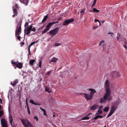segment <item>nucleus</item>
I'll use <instances>...</instances> for the list:
<instances>
[{"label": "nucleus", "instance_id": "f257e3e1", "mask_svg": "<svg viewBox=\"0 0 127 127\" xmlns=\"http://www.w3.org/2000/svg\"><path fill=\"white\" fill-rule=\"evenodd\" d=\"M22 22V20H20L18 23L15 31V36L17 37L19 41H21V37L19 36L21 32V25Z\"/></svg>", "mask_w": 127, "mask_h": 127}, {"label": "nucleus", "instance_id": "f03ea898", "mask_svg": "<svg viewBox=\"0 0 127 127\" xmlns=\"http://www.w3.org/2000/svg\"><path fill=\"white\" fill-rule=\"evenodd\" d=\"M33 24L30 25L29 27L28 26L27 27V29H25L24 30V32L25 34L26 33L27 35H28L30 33L31 31L35 32L36 29L34 28H32Z\"/></svg>", "mask_w": 127, "mask_h": 127}, {"label": "nucleus", "instance_id": "7ed1b4c3", "mask_svg": "<svg viewBox=\"0 0 127 127\" xmlns=\"http://www.w3.org/2000/svg\"><path fill=\"white\" fill-rule=\"evenodd\" d=\"M121 102V100L119 99H118L116 101L114 102V105L112 106V115L116 110L118 105L120 104Z\"/></svg>", "mask_w": 127, "mask_h": 127}, {"label": "nucleus", "instance_id": "20e7f679", "mask_svg": "<svg viewBox=\"0 0 127 127\" xmlns=\"http://www.w3.org/2000/svg\"><path fill=\"white\" fill-rule=\"evenodd\" d=\"M21 120L25 127H33L31 123L28 120L22 119Z\"/></svg>", "mask_w": 127, "mask_h": 127}, {"label": "nucleus", "instance_id": "39448f33", "mask_svg": "<svg viewBox=\"0 0 127 127\" xmlns=\"http://www.w3.org/2000/svg\"><path fill=\"white\" fill-rule=\"evenodd\" d=\"M121 76V74L119 73V72L117 71H114L112 72V77L113 79L119 77Z\"/></svg>", "mask_w": 127, "mask_h": 127}, {"label": "nucleus", "instance_id": "423d86ee", "mask_svg": "<svg viewBox=\"0 0 127 127\" xmlns=\"http://www.w3.org/2000/svg\"><path fill=\"white\" fill-rule=\"evenodd\" d=\"M110 93L107 92L104 95L103 98H101L99 102L101 103L105 102L106 100L107 99L108 97L109 96Z\"/></svg>", "mask_w": 127, "mask_h": 127}, {"label": "nucleus", "instance_id": "0eeeda50", "mask_svg": "<svg viewBox=\"0 0 127 127\" xmlns=\"http://www.w3.org/2000/svg\"><path fill=\"white\" fill-rule=\"evenodd\" d=\"M105 91L106 92L110 93V92L109 91L110 84L108 80H106L105 83Z\"/></svg>", "mask_w": 127, "mask_h": 127}, {"label": "nucleus", "instance_id": "6e6552de", "mask_svg": "<svg viewBox=\"0 0 127 127\" xmlns=\"http://www.w3.org/2000/svg\"><path fill=\"white\" fill-rule=\"evenodd\" d=\"M53 24L52 22H50L48 23L47 25L46 28L43 31H42V33L43 34L44 33L48 31L51 28V26Z\"/></svg>", "mask_w": 127, "mask_h": 127}, {"label": "nucleus", "instance_id": "1a4fd4ad", "mask_svg": "<svg viewBox=\"0 0 127 127\" xmlns=\"http://www.w3.org/2000/svg\"><path fill=\"white\" fill-rule=\"evenodd\" d=\"M59 30V28H56L53 30L50 31L49 32L51 36H55Z\"/></svg>", "mask_w": 127, "mask_h": 127}, {"label": "nucleus", "instance_id": "9d476101", "mask_svg": "<svg viewBox=\"0 0 127 127\" xmlns=\"http://www.w3.org/2000/svg\"><path fill=\"white\" fill-rule=\"evenodd\" d=\"M74 21V19L73 18H71L69 19H66L64 21L63 24V25L64 26L67 25L73 21Z\"/></svg>", "mask_w": 127, "mask_h": 127}, {"label": "nucleus", "instance_id": "9b49d317", "mask_svg": "<svg viewBox=\"0 0 127 127\" xmlns=\"http://www.w3.org/2000/svg\"><path fill=\"white\" fill-rule=\"evenodd\" d=\"M1 124L2 127H8L7 121L4 118L1 120Z\"/></svg>", "mask_w": 127, "mask_h": 127}, {"label": "nucleus", "instance_id": "f8f14e48", "mask_svg": "<svg viewBox=\"0 0 127 127\" xmlns=\"http://www.w3.org/2000/svg\"><path fill=\"white\" fill-rule=\"evenodd\" d=\"M84 94L85 95V97L87 100H89L92 99L93 97L92 95H90L85 93H84Z\"/></svg>", "mask_w": 127, "mask_h": 127}, {"label": "nucleus", "instance_id": "ddd939ff", "mask_svg": "<svg viewBox=\"0 0 127 127\" xmlns=\"http://www.w3.org/2000/svg\"><path fill=\"white\" fill-rule=\"evenodd\" d=\"M13 13L14 14L12 15V17H14L15 16H16L18 14V12L17 9L15 8H13Z\"/></svg>", "mask_w": 127, "mask_h": 127}, {"label": "nucleus", "instance_id": "4468645a", "mask_svg": "<svg viewBox=\"0 0 127 127\" xmlns=\"http://www.w3.org/2000/svg\"><path fill=\"white\" fill-rule=\"evenodd\" d=\"M16 66L19 69H21L23 67V64L21 63H17Z\"/></svg>", "mask_w": 127, "mask_h": 127}, {"label": "nucleus", "instance_id": "2eb2a0df", "mask_svg": "<svg viewBox=\"0 0 127 127\" xmlns=\"http://www.w3.org/2000/svg\"><path fill=\"white\" fill-rule=\"evenodd\" d=\"M89 90L91 91V92L90 93V95H92L93 97V95L96 92L95 90L93 89H89Z\"/></svg>", "mask_w": 127, "mask_h": 127}, {"label": "nucleus", "instance_id": "dca6fc26", "mask_svg": "<svg viewBox=\"0 0 127 127\" xmlns=\"http://www.w3.org/2000/svg\"><path fill=\"white\" fill-rule=\"evenodd\" d=\"M98 106L96 105H94L92 106L90 108L91 110H94L97 109Z\"/></svg>", "mask_w": 127, "mask_h": 127}, {"label": "nucleus", "instance_id": "f3484780", "mask_svg": "<svg viewBox=\"0 0 127 127\" xmlns=\"http://www.w3.org/2000/svg\"><path fill=\"white\" fill-rule=\"evenodd\" d=\"M30 102L31 103L35 105H40L41 104L38 102H34L33 101L32 99H30Z\"/></svg>", "mask_w": 127, "mask_h": 127}, {"label": "nucleus", "instance_id": "a211bd4d", "mask_svg": "<svg viewBox=\"0 0 127 127\" xmlns=\"http://www.w3.org/2000/svg\"><path fill=\"white\" fill-rule=\"evenodd\" d=\"M58 60V59L54 57H53L50 61V62L55 63Z\"/></svg>", "mask_w": 127, "mask_h": 127}, {"label": "nucleus", "instance_id": "6ab92c4d", "mask_svg": "<svg viewBox=\"0 0 127 127\" xmlns=\"http://www.w3.org/2000/svg\"><path fill=\"white\" fill-rule=\"evenodd\" d=\"M21 2L24 4L26 5H27L28 2V0H20Z\"/></svg>", "mask_w": 127, "mask_h": 127}, {"label": "nucleus", "instance_id": "aec40b11", "mask_svg": "<svg viewBox=\"0 0 127 127\" xmlns=\"http://www.w3.org/2000/svg\"><path fill=\"white\" fill-rule=\"evenodd\" d=\"M18 82V81L17 80H16L13 82V83L11 82V85L13 86H14L16 85Z\"/></svg>", "mask_w": 127, "mask_h": 127}, {"label": "nucleus", "instance_id": "412c9836", "mask_svg": "<svg viewBox=\"0 0 127 127\" xmlns=\"http://www.w3.org/2000/svg\"><path fill=\"white\" fill-rule=\"evenodd\" d=\"M48 14H47L44 17L42 21V23H44L46 21L48 18Z\"/></svg>", "mask_w": 127, "mask_h": 127}, {"label": "nucleus", "instance_id": "4be33fe9", "mask_svg": "<svg viewBox=\"0 0 127 127\" xmlns=\"http://www.w3.org/2000/svg\"><path fill=\"white\" fill-rule=\"evenodd\" d=\"M45 91L49 93H51L52 92V91L50 88L47 87H45Z\"/></svg>", "mask_w": 127, "mask_h": 127}, {"label": "nucleus", "instance_id": "5701e85b", "mask_svg": "<svg viewBox=\"0 0 127 127\" xmlns=\"http://www.w3.org/2000/svg\"><path fill=\"white\" fill-rule=\"evenodd\" d=\"M112 87H112V93L116 92L117 91V89L116 87H115L113 86H112Z\"/></svg>", "mask_w": 127, "mask_h": 127}, {"label": "nucleus", "instance_id": "b1692460", "mask_svg": "<svg viewBox=\"0 0 127 127\" xmlns=\"http://www.w3.org/2000/svg\"><path fill=\"white\" fill-rule=\"evenodd\" d=\"M9 121L10 124H12V123L13 119H12V116L11 115L9 116Z\"/></svg>", "mask_w": 127, "mask_h": 127}, {"label": "nucleus", "instance_id": "393cba45", "mask_svg": "<svg viewBox=\"0 0 127 127\" xmlns=\"http://www.w3.org/2000/svg\"><path fill=\"white\" fill-rule=\"evenodd\" d=\"M40 109L42 111L44 112V115H46V116H47V115L46 114V111L45 109H43L42 108L40 107Z\"/></svg>", "mask_w": 127, "mask_h": 127}, {"label": "nucleus", "instance_id": "a878e982", "mask_svg": "<svg viewBox=\"0 0 127 127\" xmlns=\"http://www.w3.org/2000/svg\"><path fill=\"white\" fill-rule=\"evenodd\" d=\"M35 62L34 60H30L29 62V64L31 65H33V63Z\"/></svg>", "mask_w": 127, "mask_h": 127}, {"label": "nucleus", "instance_id": "bb28decb", "mask_svg": "<svg viewBox=\"0 0 127 127\" xmlns=\"http://www.w3.org/2000/svg\"><path fill=\"white\" fill-rule=\"evenodd\" d=\"M38 42V40H37L36 41H34L32 43H31L29 45V47H31V46H32V45H33L35 43H37V42Z\"/></svg>", "mask_w": 127, "mask_h": 127}, {"label": "nucleus", "instance_id": "cd10ccee", "mask_svg": "<svg viewBox=\"0 0 127 127\" xmlns=\"http://www.w3.org/2000/svg\"><path fill=\"white\" fill-rule=\"evenodd\" d=\"M89 117L88 116H86L84 117L81 119V120H89Z\"/></svg>", "mask_w": 127, "mask_h": 127}, {"label": "nucleus", "instance_id": "c85d7f7f", "mask_svg": "<svg viewBox=\"0 0 127 127\" xmlns=\"http://www.w3.org/2000/svg\"><path fill=\"white\" fill-rule=\"evenodd\" d=\"M4 114V112L3 110L0 111V117H1Z\"/></svg>", "mask_w": 127, "mask_h": 127}, {"label": "nucleus", "instance_id": "c756f323", "mask_svg": "<svg viewBox=\"0 0 127 127\" xmlns=\"http://www.w3.org/2000/svg\"><path fill=\"white\" fill-rule=\"evenodd\" d=\"M93 11L95 12L96 13H98L99 11V10L97 9L96 8H95L93 9Z\"/></svg>", "mask_w": 127, "mask_h": 127}, {"label": "nucleus", "instance_id": "7c9ffc66", "mask_svg": "<svg viewBox=\"0 0 127 127\" xmlns=\"http://www.w3.org/2000/svg\"><path fill=\"white\" fill-rule=\"evenodd\" d=\"M102 112V110H100L99 109H98V111L96 113V114H101Z\"/></svg>", "mask_w": 127, "mask_h": 127}, {"label": "nucleus", "instance_id": "2f4dec72", "mask_svg": "<svg viewBox=\"0 0 127 127\" xmlns=\"http://www.w3.org/2000/svg\"><path fill=\"white\" fill-rule=\"evenodd\" d=\"M109 108L108 107H105L103 110V111L107 112L109 110Z\"/></svg>", "mask_w": 127, "mask_h": 127}, {"label": "nucleus", "instance_id": "473e14b6", "mask_svg": "<svg viewBox=\"0 0 127 127\" xmlns=\"http://www.w3.org/2000/svg\"><path fill=\"white\" fill-rule=\"evenodd\" d=\"M41 63H42V61L41 60H39V64L38 65V66L39 67L41 68Z\"/></svg>", "mask_w": 127, "mask_h": 127}, {"label": "nucleus", "instance_id": "72a5a7b5", "mask_svg": "<svg viewBox=\"0 0 127 127\" xmlns=\"http://www.w3.org/2000/svg\"><path fill=\"white\" fill-rule=\"evenodd\" d=\"M96 0H94L93 3L91 6L92 7H93L95 5V4H96Z\"/></svg>", "mask_w": 127, "mask_h": 127}, {"label": "nucleus", "instance_id": "f704fd0d", "mask_svg": "<svg viewBox=\"0 0 127 127\" xmlns=\"http://www.w3.org/2000/svg\"><path fill=\"white\" fill-rule=\"evenodd\" d=\"M27 108V110H28V114H30V109L29 108V107L28 105V108Z\"/></svg>", "mask_w": 127, "mask_h": 127}, {"label": "nucleus", "instance_id": "c9c22d12", "mask_svg": "<svg viewBox=\"0 0 127 127\" xmlns=\"http://www.w3.org/2000/svg\"><path fill=\"white\" fill-rule=\"evenodd\" d=\"M121 36V35L119 33H118L117 35V36L116 37V38L117 39V40H118V39H119V37H120Z\"/></svg>", "mask_w": 127, "mask_h": 127}, {"label": "nucleus", "instance_id": "e433bc0d", "mask_svg": "<svg viewBox=\"0 0 127 127\" xmlns=\"http://www.w3.org/2000/svg\"><path fill=\"white\" fill-rule=\"evenodd\" d=\"M51 71H50L47 72L46 74L48 76H49V75L51 74Z\"/></svg>", "mask_w": 127, "mask_h": 127}, {"label": "nucleus", "instance_id": "4c0bfd02", "mask_svg": "<svg viewBox=\"0 0 127 127\" xmlns=\"http://www.w3.org/2000/svg\"><path fill=\"white\" fill-rule=\"evenodd\" d=\"M61 44L58 43H55L54 44V46H59Z\"/></svg>", "mask_w": 127, "mask_h": 127}, {"label": "nucleus", "instance_id": "58836bf2", "mask_svg": "<svg viewBox=\"0 0 127 127\" xmlns=\"http://www.w3.org/2000/svg\"><path fill=\"white\" fill-rule=\"evenodd\" d=\"M14 6H15V7H13V8H18V4H15Z\"/></svg>", "mask_w": 127, "mask_h": 127}, {"label": "nucleus", "instance_id": "ea45409f", "mask_svg": "<svg viewBox=\"0 0 127 127\" xmlns=\"http://www.w3.org/2000/svg\"><path fill=\"white\" fill-rule=\"evenodd\" d=\"M111 115V109H110V112L109 114L108 115L107 117H108Z\"/></svg>", "mask_w": 127, "mask_h": 127}, {"label": "nucleus", "instance_id": "a19ab883", "mask_svg": "<svg viewBox=\"0 0 127 127\" xmlns=\"http://www.w3.org/2000/svg\"><path fill=\"white\" fill-rule=\"evenodd\" d=\"M34 119H36V121H37L38 120V117L36 116H34Z\"/></svg>", "mask_w": 127, "mask_h": 127}, {"label": "nucleus", "instance_id": "79ce46f5", "mask_svg": "<svg viewBox=\"0 0 127 127\" xmlns=\"http://www.w3.org/2000/svg\"><path fill=\"white\" fill-rule=\"evenodd\" d=\"M85 9H83L82 10L80 11V13H83L85 11Z\"/></svg>", "mask_w": 127, "mask_h": 127}, {"label": "nucleus", "instance_id": "37998d69", "mask_svg": "<svg viewBox=\"0 0 127 127\" xmlns=\"http://www.w3.org/2000/svg\"><path fill=\"white\" fill-rule=\"evenodd\" d=\"M30 47L29 46L28 48V51L29 52V55L30 54Z\"/></svg>", "mask_w": 127, "mask_h": 127}, {"label": "nucleus", "instance_id": "c03bdc74", "mask_svg": "<svg viewBox=\"0 0 127 127\" xmlns=\"http://www.w3.org/2000/svg\"><path fill=\"white\" fill-rule=\"evenodd\" d=\"M28 22H27L25 24V25H24V26L25 27H26L27 26H28Z\"/></svg>", "mask_w": 127, "mask_h": 127}, {"label": "nucleus", "instance_id": "a18cd8bd", "mask_svg": "<svg viewBox=\"0 0 127 127\" xmlns=\"http://www.w3.org/2000/svg\"><path fill=\"white\" fill-rule=\"evenodd\" d=\"M17 63V62H15L13 61L11 62L12 64L15 65H16V64Z\"/></svg>", "mask_w": 127, "mask_h": 127}, {"label": "nucleus", "instance_id": "49530a36", "mask_svg": "<svg viewBox=\"0 0 127 127\" xmlns=\"http://www.w3.org/2000/svg\"><path fill=\"white\" fill-rule=\"evenodd\" d=\"M104 40H102L99 43V45H101V44L102 43H104Z\"/></svg>", "mask_w": 127, "mask_h": 127}, {"label": "nucleus", "instance_id": "de8ad7c7", "mask_svg": "<svg viewBox=\"0 0 127 127\" xmlns=\"http://www.w3.org/2000/svg\"><path fill=\"white\" fill-rule=\"evenodd\" d=\"M98 118V115L96 116L94 118V120H96Z\"/></svg>", "mask_w": 127, "mask_h": 127}, {"label": "nucleus", "instance_id": "09e8293b", "mask_svg": "<svg viewBox=\"0 0 127 127\" xmlns=\"http://www.w3.org/2000/svg\"><path fill=\"white\" fill-rule=\"evenodd\" d=\"M21 46H22L23 45H24V42H21Z\"/></svg>", "mask_w": 127, "mask_h": 127}, {"label": "nucleus", "instance_id": "8fccbe9b", "mask_svg": "<svg viewBox=\"0 0 127 127\" xmlns=\"http://www.w3.org/2000/svg\"><path fill=\"white\" fill-rule=\"evenodd\" d=\"M59 21H57V22H52L53 24H55L56 23H59Z\"/></svg>", "mask_w": 127, "mask_h": 127}, {"label": "nucleus", "instance_id": "3c124183", "mask_svg": "<svg viewBox=\"0 0 127 127\" xmlns=\"http://www.w3.org/2000/svg\"><path fill=\"white\" fill-rule=\"evenodd\" d=\"M99 22V21L97 19H95V22Z\"/></svg>", "mask_w": 127, "mask_h": 127}, {"label": "nucleus", "instance_id": "603ef678", "mask_svg": "<svg viewBox=\"0 0 127 127\" xmlns=\"http://www.w3.org/2000/svg\"><path fill=\"white\" fill-rule=\"evenodd\" d=\"M124 47L126 49H127V47L126 45L125 44L124 45Z\"/></svg>", "mask_w": 127, "mask_h": 127}, {"label": "nucleus", "instance_id": "864d4df0", "mask_svg": "<svg viewBox=\"0 0 127 127\" xmlns=\"http://www.w3.org/2000/svg\"><path fill=\"white\" fill-rule=\"evenodd\" d=\"M103 107V106L102 105V106H99V109H99L100 110V109H102V108Z\"/></svg>", "mask_w": 127, "mask_h": 127}, {"label": "nucleus", "instance_id": "5fc2aeb1", "mask_svg": "<svg viewBox=\"0 0 127 127\" xmlns=\"http://www.w3.org/2000/svg\"><path fill=\"white\" fill-rule=\"evenodd\" d=\"M98 118H101L103 117L102 116H100V115H98Z\"/></svg>", "mask_w": 127, "mask_h": 127}, {"label": "nucleus", "instance_id": "6e6d98bb", "mask_svg": "<svg viewBox=\"0 0 127 127\" xmlns=\"http://www.w3.org/2000/svg\"><path fill=\"white\" fill-rule=\"evenodd\" d=\"M0 102L1 104L2 103V100L0 98Z\"/></svg>", "mask_w": 127, "mask_h": 127}, {"label": "nucleus", "instance_id": "4d7b16f0", "mask_svg": "<svg viewBox=\"0 0 127 127\" xmlns=\"http://www.w3.org/2000/svg\"><path fill=\"white\" fill-rule=\"evenodd\" d=\"M124 44L126 45H127V41L125 42Z\"/></svg>", "mask_w": 127, "mask_h": 127}, {"label": "nucleus", "instance_id": "13d9d810", "mask_svg": "<svg viewBox=\"0 0 127 127\" xmlns=\"http://www.w3.org/2000/svg\"><path fill=\"white\" fill-rule=\"evenodd\" d=\"M61 18H58V19H57V20L58 21H59L60 20V19H61Z\"/></svg>", "mask_w": 127, "mask_h": 127}, {"label": "nucleus", "instance_id": "bf43d9fd", "mask_svg": "<svg viewBox=\"0 0 127 127\" xmlns=\"http://www.w3.org/2000/svg\"><path fill=\"white\" fill-rule=\"evenodd\" d=\"M27 100H28V99L27 98H26V103H27V102H28Z\"/></svg>", "mask_w": 127, "mask_h": 127}, {"label": "nucleus", "instance_id": "052dcab7", "mask_svg": "<svg viewBox=\"0 0 127 127\" xmlns=\"http://www.w3.org/2000/svg\"><path fill=\"white\" fill-rule=\"evenodd\" d=\"M92 114H91V113H90V114H88L87 115V116H89V115H91Z\"/></svg>", "mask_w": 127, "mask_h": 127}, {"label": "nucleus", "instance_id": "680f3d73", "mask_svg": "<svg viewBox=\"0 0 127 127\" xmlns=\"http://www.w3.org/2000/svg\"><path fill=\"white\" fill-rule=\"evenodd\" d=\"M108 34H111V32H108Z\"/></svg>", "mask_w": 127, "mask_h": 127}, {"label": "nucleus", "instance_id": "e2e57ef3", "mask_svg": "<svg viewBox=\"0 0 127 127\" xmlns=\"http://www.w3.org/2000/svg\"><path fill=\"white\" fill-rule=\"evenodd\" d=\"M53 117H55V115H53Z\"/></svg>", "mask_w": 127, "mask_h": 127}, {"label": "nucleus", "instance_id": "0e129e2a", "mask_svg": "<svg viewBox=\"0 0 127 127\" xmlns=\"http://www.w3.org/2000/svg\"><path fill=\"white\" fill-rule=\"evenodd\" d=\"M26 103V104H27V108H28V102L27 103Z\"/></svg>", "mask_w": 127, "mask_h": 127}, {"label": "nucleus", "instance_id": "69168bd1", "mask_svg": "<svg viewBox=\"0 0 127 127\" xmlns=\"http://www.w3.org/2000/svg\"><path fill=\"white\" fill-rule=\"evenodd\" d=\"M104 127H106V126H105Z\"/></svg>", "mask_w": 127, "mask_h": 127}, {"label": "nucleus", "instance_id": "338daca9", "mask_svg": "<svg viewBox=\"0 0 127 127\" xmlns=\"http://www.w3.org/2000/svg\"><path fill=\"white\" fill-rule=\"evenodd\" d=\"M111 34H113L112 33V32L111 33Z\"/></svg>", "mask_w": 127, "mask_h": 127}, {"label": "nucleus", "instance_id": "774afa93", "mask_svg": "<svg viewBox=\"0 0 127 127\" xmlns=\"http://www.w3.org/2000/svg\"><path fill=\"white\" fill-rule=\"evenodd\" d=\"M28 36H30V35H28Z\"/></svg>", "mask_w": 127, "mask_h": 127}]
</instances>
